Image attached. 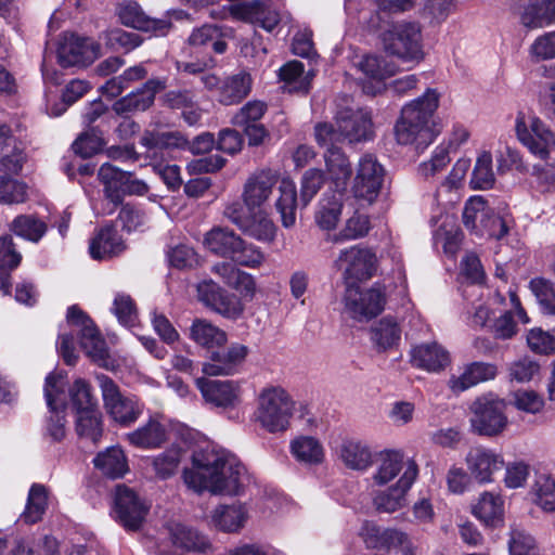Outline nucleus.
I'll return each instance as SVG.
<instances>
[{
	"label": "nucleus",
	"instance_id": "30",
	"mask_svg": "<svg viewBox=\"0 0 555 555\" xmlns=\"http://www.w3.org/2000/svg\"><path fill=\"white\" fill-rule=\"evenodd\" d=\"M126 245L113 225H106L99 231L90 243V255L93 259H105L119 255Z\"/></svg>",
	"mask_w": 555,
	"mask_h": 555
},
{
	"label": "nucleus",
	"instance_id": "1",
	"mask_svg": "<svg viewBox=\"0 0 555 555\" xmlns=\"http://www.w3.org/2000/svg\"><path fill=\"white\" fill-rule=\"evenodd\" d=\"M189 488L196 492L207 490L214 494L237 495L248 476L238 459L224 451L206 449L194 453L193 468L183 472Z\"/></svg>",
	"mask_w": 555,
	"mask_h": 555
},
{
	"label": "nucleus",
	"instance_id": "46",
	"mask_svg": "<svg viewBox=\"0 0 555 555\" xmlns=\"http://www.w3.org/2000/svg\"><path fill=\"white\" fill-rule=\"evenodd\" d=\"M533 502L544 512H555V477L539 475L532 485Z\"/></svg>",
	"mask_w": 555,
	"mask_h": 555
},
{
	"label": "nucleus",
	"instance_id": "25",
	"mask_svg": "<svg viewBox=\"0 0 555 555\" xmlns=\"http://www.w3.org/2000/svg\"><path fill=\"white\" fill-rule=\"evenodd\" d=\"M119 18L125 26L151 33L156 37L166 36L172 28L170 18H151L135 2L122 5L119 10Z\"/></svg>",
	"mask_w": 555,
	"mask_h": 555
},
{
	"label": "nucleus",
	"instance_id": "13",
	"mask_svg": "<svg viewBox=\"0 0 555 555\" xmlns=\"http://www.w3.org/2000/svg\"><path fill=\"white\" fill-rule=\"evenodd\" d=\"M56 54L64 68L88 66L101 55V46L89 37L65 33L59 40Z\"/></svg>",
	"mask_w": 555,
	"mask_h": 555
},
{
	"label": "nucleus",
	"instance_id": "34",
	"mask_svg": "<svg viewBox=\"0 0 555 555\" xmlns=\"http://www.w3.org/2000/svg\"><path fill=\"white\" fill-rule=\"evenodd\" d=\"M190 333L196 344L207 349L222 347L228 341V335L223 330L204 319L194 320Z\"/></svg>",
	"mask_w": 555,
	"mask_h": 555
},
{
	"label": "nucleus",
	"instance_id": "61",
	"mask_svg": "<svg viewBox=\"0 0 555 555\" xmlns=\"http://www.w3.org/2000/svg\"><path fill=\"white\" fill-rule=\"evenodd\" d=\"M521 24L530 29L542 28L550 24V15L546 9V0L530 3L520 15Z\"/></svg>",
	"mask_w": 555,
	"mask_h": 555
},
{
	"label": "nucleus",
	"instance_id": "41",
	"mask_svg": "<svg viewBox=\"0 0 555 555\" xmlns=\"http://www.w3.org/2000/svg\"><path fill=\"white\" fill-rule=\"evenodd\" d=\"M473 513L487 526L495 527L503 518V500L500 495L485 492L474 505Z\"/></svg>",
	"mask_w": 555,
	"mask_h": 555
},
{
	"label": "nucleus",
	"instance_id": "60",
	"mask_svg": "<svg viewBox=\"0 0 555 555\" xmlns=\"http://www.w3.org/2000/svg\"><path fill=\"white\" fill-rule=\"evenodd\" d=\"M268 109L266 102L260 100H251L245 103L233 116L232 124L234 126H244L260 120Z\"/></svg>",
	"mask_w": 555,
	"mask_h": 555
},
{
	"label": "nucleus",
	"instance_id": "5",
	"mask_svg": "<svg viewBox=\"0 0 555 555\" xmlns=\"http://www.w3.org/2000/svg\"><path fill=\"white\" fill-rule=\"evenodd\" d=\"M317 143L326 149L324 155L328 172L337 186L347 182V158L345 145L347 141V118L343 112L337 113L332 121L318 122L314 126Z\"/></svg>",
	"mask_w": 555,
	"mask_h": 555
},
{
	"label": "nucleus",
	"instance_id": "35",
	"mask_svg": "<svg viewBox=\"0 0 555 555\" xmlns=\"http://www.w3.org/2000/svg\"><path fill=\"white\" fill-rule=\"evenodd\" d=\"M94 466L108 478H121L128 470L124 451L118 447H111L99 453L93 460Z\"/></svg>",
	"mask_w": 555,
	"mask_h": 555
},
{
	"label": "nucleus",
	"instance_id": "48",
	"mask_svg": "<svg viewBox=\"0 0 555 555\" xmlns=\"http://www.w3.org/2000/svg\"><path fill=\"white\" fill-rule=\"evenodd\" d=\"M76 431L80 437L98 442L102 437V414L99 408L76 414Z\"/></svg>",
	"mask_w": 555,
	"mask_h": 555
},
{
	"label": "nucleus",
	"instance_id": "26",
	"mask_svg": "<svg viewBox=\"0 0 555 555\" xmlns=\"http://www.w3.org/2000/svg\"><path fill=\"white\" fill-rule=\"evenodd\" d=\"M498 375V367L493 363L472 362L464 367L460 376L452 375L448 385L452 392L461 393L480 383L494 379Z\"/></svg>",
	"mask_w": 555,
	"mask_h": 555
},
{
	"label": "nucleus",
	"instance_id": "10",
	"mask_svg": "<svg viewBox=\"0 0 555 555\" xmlns=\"http://www.w3.org/2000/svg\"><path fill=\"white\" fill-rule=\"evenodd\" d=\"M506 403L493 393L477 398L470 405V425L475 433L493 437L501 434L507 425Z\"/></svg>",
	"mask_w": 555,
	"mask_h": 555
},
{
	"label": "nucleus",
	"instance_id": "39",
	"mask_svg": "<svg viewBox=\"0 0 555 555\" xmlns=\"http://www.w3.org/2000/svg\"><path fill=\"white\" fill-rule=\"evenodd\" d=\"M305 73V66L297 60L288 61L280 67L278 76L280 81L284 82L282 89L288 93L309 92V79H300Z\"/></svg>",
	"mask_w": 555,
	"mask_h": 555
},
{
	"label": "nucleus",
	"instance_id": "58",
	"mask_svg": "<svg viewBox=\"0 0 555 555\" xmlns=\"http://www.w3.org/2000/svg\"><path fill=\"white\" fill-rule=\"evenodd\" d=\"M180 461L181 449L172 447L154 457L153 467L159 478L166 479L176 473Z\"/></svg>",
	"mask_w": 555,
	"mask_h": 555
},
{
	"label": "nucleus",
	"instance_id": "8",
	"mask_svg": "<svg viewBox=\"0 0 555 555\" xmlns=\"http://www.w3.org/2000/svg\"><path fill=\"white\" fill-rule=\"evenodd\" d=\"M103 406L114 422L128 427L140 417L143 405L134 396L124 395L119 386L107 375H96Z\"/></svg>",
	"mask_w": 555,
	"mask_h": 555
},
{
	"label": "nucleus",
	"instance_id": "55",
	"mask_svg": "<svg viewBox=\"0 0 555 555\" xmlns=\"http://www.w3.org/2000/svg\"><path fill=\"white\" fill-rule=\"evenodd\" d=\"M104 145L103 138L95 128L81 133L73 143V150L82 158H89L99 153Z\"/></svg>",
	"mask_w": 555,
	"mask_h": 555
},
{
	"label": "nucleus",
	"instance_id": "2",
	"mask_svg": "<svg viewBox=\"0 0 555 555\" xmlns=\"http://www.w3.org/2000/svg\"><path fill=\"white\" fill-rule=\"evenodd\" d=\"M439 106V94L435 89L406 103L395 125V137L399 144L414 145L417 151L430 145L441 131V126L435 120Z\"/></svg>",
	"mask_w": 555,
	"mask_h": 555
},
{
	"label": "nucleus",
	"instance_id": "38",
	"mask_svg": "<svg viewBox=\"0 0 555 555\" xmlns=\"http://www.w3.org/2000/svg\"><path fill=\"white\" fill-rule=\"evenodd\" d=\"M408 465L400 451L389 450L379 454L378 467L373 480L378 486L387 485Z\"/></svg>",
	"mask_w": 555,
	"mask_h": 555
},
{
	"label": "nucleus",
	"instance_id": "27",
	"mask_svg": "<svg viewBox=\"0 0 555 555\" xmlns=\"http://www.w3.org/2000/svg\"><path fill=\"white\" fill-rule=\"evenodd\" d=\"M385 304V294L374 286L364 291L357 289L349 302V309L354 319L369 321L382 313Z\"/></svg>",
	"mask_w": 555,
	"mask_h": 555
},
{
	"label": "nucleus",
	"instance_id": "42",
	"mask_svg": "<svg viewBox=\"0 0 555 555\" xmlns=\"http://www.w3.org/2000/svg\"><path fill=\"white\" fill-rule=\"evenodd\" d=\"M291 451L297 461L307 465H318L324 459L323 447L310 436L294 439L291 443Z\"/></svg>",
	"mask_w": 555,
	"mask_h": 555
},
{
	"label": "nucleus",
	"instance_id": "4",
	"mask_svg": "<svg viewBox=\"0 0 555 555\" xmlns=\"http://www.w3.org/2000/svg\"><path fill=\"white\" fill-rule=\"evenodd\" d=\"M98 178L103 184L104 197L114 205H121L118 219L122 229L132 232L142 229L147 221L146 215L134 205L124 203L125 196H143L150 188L145 181L138 179L133 172L104 163L98 171Z\"/></svg>",
	"mask_w": 555,
	"mask_h": 555
},
{
	"label": "nucleus",
	"instance_id": "59",
	"mask_svg": "<svg viewBox=\"0 0 555 555\" xmlns=\"http://www.w3.org/2000/svg\"><path fill=\"white\" fill-rule=\"evenodd\" d=\"M264 254L253 244L246 243L241 238V246L235 248L231 260L240 266L247 268H259L264 262Z\"/></svg>",
	"mask_w": 555,
	"mask_h": 555
},
{
	"label": "nucleus",
	"instance_id": "50",
	"mask_svg": "<svg viewBox=\"0 0 555 555\" xmlns=\"http://www.w3.org/2000/svg\"><path fill=\"white\" fill-rule=\"evenodd\" d=\"M11 231L28 241L38 242L46 233L47 225L33 215L17 216L11 223Z\"/></svg>",
	"mask_w": 555,
	"mask_h": 555
},
{
	"label": "nucleus",
	"instance_id": "40",
	"mask_svg": "<svg viewBox=\"0 0 555 555\" xmlns=\"http://www.w3.org/2000/svg\"><path fill=\"white\" fill-rule=\"evenodd\" d=\"M371 338L378 351H386L398 345L401 339V328L395 319L385 317L372 326Z\"/></svg>",
	"mask_w": 555,
	"mask_h": 555
},
{
	"label": "nucleus",
	"instance_id": "51",
	"mask_svg": "<svg viewBox=\"0 0 555 555\" xmlns=\"http://www.w3.org/2000/svg\"><path fill=\"white\" fill-rule=\"evenodd\" d=\"M494 181L492 155L485 151L477 157L472 172L470 186L475 190H488L493 186Z\"/></svg>",
	"mask_w": 555,
	"mask_h": 555
},
{
	"label": "nucleus",
	"instance_id": "56",
	"mask_svg": "<svg viewBox=\"0 0 555 555\" xmlns=\"http://www.w3.org/2000/svg\"><path fill=\"white\" fill-rule=\"evenodd\" d=\"M27 198V185L10 177H0V204H21Z\"/></svg>",
	"mask_w": 555,
	"mask_h": 555
},
{
	"label": "nucleus",
	"instance_id": "22",
	"mask_svg": "<svg viewBox=\"0 0 555 555\" xmlns=\"http://www.w3.org/2000/svg\"><path fill=\"white\" fill-rule=\"evenodd\" d=\"M249 353L246 345L233 343L227 349L215 351L203 364V373L208 376L232 375L244 363Z\"/></svg>",
	"mask_w": 555,
	"mask_h": 555
},
{
	"label": "nucleus",
	"instance_id": "29",
	"mask_svg": "<svg viewBox=\"0 0 555 555\" xmlns=\"http://www.w3.org/2000/svg\"><path fill=\"white\" fill-rule=\"evenodd\" d=\"M248 516V509L243 503L222 504L212 511L211 522L217 529L233 533L244 528Z\"/></svg>",
	"mask_w": 555,
	"mask_h": 555
},
{
	"label": "nucleus",
	"instance_id": "24",
	"mask_svg": "<svg viewBox=\"0 0 555 555\" xmlns=\"http://www.w3.org/2000/svg\"><path fill=\"white\" fill-rule=\"evenodd\" d=\"M163 89H165L164 81L149 79L141 88L118 99L113 104V111L119 116L144 112L153 105L156 93Z\"/></svg>",
	"mask_w": 555,
	"mask_h": 555
},
{
	"label": "nucleus",
	"instance_id": "57",
	"mask_svg": "<svg viewBox=\"0 0 555 555\" xmlns=\"http://www.w3.org/2000/svg\"><path fill=\"white\" fill-rule=\"evenodd\" d=\"M540 373V364L530 357H522L508 366V377L512 382L528 383Z\"/></svg>",
	"mask_w": 555,
	"mask_h": 555
},
{
	"label": "nucleus",
	"instance_id": "52",
	"mask_svg": "<svg viewBox=\"0 0 555 555\" xmlns=\"http://www.w3.org/2000/svg\"><path fill=\"white\" fill-rule=\"evenodd\" d=\"M69 396L76 414L82 413L85 410L89 411L93 408H99L98 400L92 393L90 384L82 378H78L74 382L69 389Z\"/></svg>",
	"mask_w": 555,
	"mask_h": 555
},
{
	"label": "nucleus",
	"instance_id": "14",
	"mask_svg": "<svg viewBox=\"0 0 555 555\" xmlns=\"http://www.w3.org/2000/svg\"><path fill=\"white\" fill-rule=\"evenodd\" d=\"M66 319L70 325L79 328L80 346L87 356L106 367L108 357L106 343L92 320L77 306L68 308Z\"/></svg>",
	"mask_w": 555,
	"mask_h": 555
},
{
	"label": "nucleus",
	"instance_id": "64",
	"mask_svg": "<svg viewBox=\"0 0 555 555\" xmlns=\"http://www.w3.org/2000/svg\"><path fill=\"white\" fill-rule=\"evenodd\" d=\"M529 348L539 354H552L555 352V337L542 328L530 330L527 335Z\"/></svg>",
	"mask_w": 555,
	"mask_h": 555
},
{
	"label": "nucleus",
	"instance_id": "7",
	"mask_svg": "<svg viewBox=\"0 0 555 555\" xmlns=\"http://www.w3.org/2000/svg\"><path fill=\"white\" fill-rule=\"evenodd\" d=\"M385 51L403 62L420 63L424 59L422 27L417 22H398L382 35Z\"/></svg>",
	"mask_w": 555,
	"mask_h": 555
},
{
	"label": "nucleus",
	"instance_id": "33",
	"mask_svg": "<svg viewBox=\"0 0 555 555\" xmlns=\"http://www.w3.org/2000/svg\"><path fill=\"white\" fill-rule=\"evenodd\" d=\"M487 199L482 196H472L464 206L463 209V223L465 228L472 233L480 236L483 231V224L487 222L491 211Z\"/></svg>",
	"mask_w": 555,
	"mask_h": 555
},
{
	"label": "nucleus",
	"instance_id": "19",
	"mask_svg": "<svg viewBox=\"0 0 555 555\" xmlns=\"http://www.w3.org/2000/svg\"><path fill=\"white\" fill-rule=\"evenodd\" d=\"M197 292L201 301L227 319L236 320L244 311V306L237 296L221 289L212 281L199 284Z\"/></svg>",
	"mask_w": 555,
	"mask_h": 555
},
{
	"label": "nucleus",
	"instance_id": "31",
	"mask_svg": "<svg viewBox=\"0 0 555 555\" xmlns=\"http://www.w3.org/2000/svg\"><path fill=\"white\" fill-rule=\"evenodd\" d=\"M378 260L372 248L357 246L349 248V279L370 280L376 272Z\"/></svg>",
	"mask_w": 555,
	"mask_h": 555
},
{
	"label": "nucleus",
	"instance_id": "9",
	"mask_svg": "<svg viewBox=\"0 0 555 555\" xmlns=\"http://www.w3.org/2000/svg\"><path fill=\"white\" fill-rule=\"evenodd\" d=\"M386 179V169L375 155L360 157L352 181V194L361 206H372L378 198Z\"/></svg>",
	"mask_w": 555,
	"mask_h": 555
},
{
	"label": "nucleus",
	"instance_id": "18",
	"mask_svg": "<svg viewBox=\"0 0 555 555\" xmlns=\"http://www.w3.org/2000/svg\"><path fill=\"white\" fill-rule=\"evenodd\" d=\"M205 401L216 408L233 409L241 403V387L234 380L208 379L201 377L196 379Z\"/></svg>",
	"mask_w": 555,
	"mask_h": 555
},
{
	"label": "nucleus",
	"instance_id": "28",
	"mask_svg": "<svg viewBox=\"0 0 555 555\" xmlns=\"http://www.w3.org/2000/svg\"><path fill=\"white\" fill-rule=\"evenodd\" d=\"M411 363L428 372H439L450 363V356L437 343L422 344L412 348Z\"/></svg>",
	"mask_w": 555,
	"mask_h": 555
},
{
	"label": "nucleus",
	"instance_id": "6",
	"mask_svg": "<svg viewBox=\"0 0 555 555\" xmlns=\"http://www.w3.org/2000/svg\"><path fill=\"white\" fill-rule=\"evenodd\" d=\"M295 412V401L282 387L263 388L255 411L256 422L271 434L285 431Z\"/></svg>",
	"mask_w": 555,
	"mask_h": 555
},
{
	"label": "nucleus",
	"instance_id": "17",
	"mask_svg": "<svg viewBox=\"0 0 555 555\" xmlns=\"http://www.w3.org/2000/svg\"><path fill=\"white\" fill-rule=\"evenodd\" d=\"M115 511L119 522L127 530H138L147 514L149 507L130 488L118 485L115 494Z\"/></svg>",
	"mask_w": 555,
	"mask_h": 555
},
{
	"label": "nucleus",
	"instance_id": "47",
	"mask_svg": "<svg viewBox=\"0 0 555 555\" xmlns=\"http://www.w3.org/2000/svg\"><path fill=\"white\" fill-rule=\"evenodd\" d=\"M48 503L47 488L39 483H34L29 490L26 508L22 519L26 524H36L41 520Z\"/></svg>",
	"mask_w": 555,
	"mask_h": 555
},
{
	"label": "nucleus",
	"instance_id": "45",
	"mask_svg": "<svg viewBox=\"0 0 555 555\" xmlns=\"http://www.w3.org/2000/svg\"><path fill=\"white\" fill-rule=\"evenodd\" d=\"M170 539L173 545L186 551L203 552L208 546V542L204 535L180 524L170 528Z\"/></svg>",
	"mask_w": 555,
	"mask_h": 555
},
{
	"label": "nucleus",
	"instance_id": "12",
	"mask_svg": "<svg viewBox=\"0 0 555 555\" xmlns=\"http://www.w3.org/2000/svg\"><path fill=\"white\" fill-rule=\"evenodd\" d=\"M345 201V194L340 191H335L331 195L325 194L315 212V223L326 232L324 241L333 246L347 241V222L337 231L338 224L341 222Z\"/></svg>",
	"mask_w": 555,
	"mask_h": 555
},
{
	"label": "nucleus",
	"instance_id": "53",
	"mask_svg": "<svg viewBox=\"0 0 555 555\" xmlns=\"http://www.w3.org/2000/svg\"><path fill=\"white\" fill-rule=\"evenodd\" d=\"M100 39L112 50L124 49L131 51L142 43L140 35L121 28L106 30L100 35Z\"/></svg>",
	"mask_w": 555,
	"mask_h": 555
},
{
	"label": "nucleus",
	"instance_id": "62",
	"mask_svg": "<svg viewBox=\"0 0 555 555\" xmlns=\"http://www.w3.org/2000/svg\"><path fill=\"white\" fill-rule=\"evenodd\" d=\"M324 173L321 169H308L301 178L300 199L308 205L324 184Z\"/></svg>",
	"mask_w": 555,
	"mask_h": 555
},
{
	"label": "nucleus",
	"instance_id": "43",
	"mask_svg": "<svg viewBox=\"0 0 555 555\" xmlns=\"http://www.w3.org/2000/svg\"><path fill=\"white\" fill-rule=\"evenodd\" d=\"M146 76V68L142 64H138L127 68L121 75L108 79L101 87V91L104 95L116 98L129 88L131 83L143 80Z\"/></svg>",
	"mask_w": 555,
	"mask_h": 555
},
{
	"label": "nucleus",
	"instance_id": "15",
	"mask_svg": "<svg viewBox=\"0 0 555 555\" xmlns=\"http://www.w3.org/2000/svg\"><path fill=\"white\" fill-rule=\"evenodd\" d=\"M515 130L519 141L541 159H555V135L539 118H533L530 130L522 117H517Z\"/></svg>",
	"mask_w": 555,
	"mask_h": 555
},
{
	"label": "nucleus",
	"instance_id": "23",
	"mask_svg": "<svg viewBox=\"0 0 555 555\" xmlns=\"http://www.w3.org/2000/svg\"><path fill=\"white\" fill-rule=\"evenodd\" d=\"M470 477L479 483L492 481V476L504 466L503 456L485 447H475L466 455Z\"/></svg>",
	"mask_w": 555,
	"mask_h": 555
},
{
	"label": "nucleus",
	"instance_id": "11",
	"mask_svg": "<svg viewBox=\"0 0 555 555\" xmlns=\"http://www.w3.org/2000/svg\"><path fill=\"white\" fill-rule=\"evenodd\" d=\"M201 81L207 90L216 91L217 101L225 106L240 104L250 94L254 85L251 74L245 69L222 79L215 74H203Z\"/></svg>",
	"mask_w": 555,
	"mask_h": 555
},
{
	"label": "nucleus",
	"instance_id": "37",
	"mask_svg": "<svg viewBox=\"0 0 555 555\" xmlns=\"http://www.w3.org/2000/svg\"><path fill=\"white\" fill-rule=\"evenodd\" d=\"M204 243L211 253L231 258L235 248L241 246V237L231 230L214 228L205 235Z\"/></svg>",
	"mask_w": 555,
	"mask_h": 555
},
{
	"label": "nucleus",
	"instance_id": "16",
	"mask_svg": "<svg viewBox=\"0 0 555 555\" xmlns=\"http://www.w3.org/2000/svg\"><path fill=\"white\" fill-rule=\"evenodd\" d=\"M61 383L62 378L51 373L47 376L44 385V397L50 411L46 431L55 442L63 440L66 435L65 402L59 399L63 392Z\"/></svg>",
	"mask_w": 555,
	"mask_h": 555
},
{
	"label": "nucleus",
	"instance_id": "54",
	"mask_svg": "<svg viewBox=\"0 0 555 555\" xmlns=\"http://www.w3.org/2000/svg\"><path fill=\"white\" fill-rule=\"evenodd\" d=\"M529 287L539 302L541 310L555 315V284L543 278L532 279Z\"/></svg>",
	"mask_w": 555,
	"mask_h": 555
},
{
	"label": "nucleus",
	"instance_id": "21",
	"mask_svg": "<svg viewBox=\"0 0 555 555\" xmlns=\"http://www.w3.org/2000/svg\"><path fill=\"white\" fill-rule=\"evenodd\" d=\"M229 12L234 18L251 23L268 33H272L281 22L280 13L260 0L232 4Z\"/></svg>",
	"mask_w": 555,
	"mask_h": 555
},
{
	"label": "nucleus",
	"instance_id": "32",
	"mask_svg": "<svg viewBox=\"0 0 555 555\" xmlns=\"http://www.w3.org/2000/svg\"><path fill=\"white\" fill-rule=\"evenodd\" d=\"M130 444L142 449L159 448L167 439L163 424L151 418L146 424L126 435Z\"/></svg>",
	"mask_w": 555,
	"mask_h": 555
},
{
	"label": "nucleus",
	"instance_id": "36",
	"mask_svg": "<svg viewBox=\"0 0 555 555\" xmlns=\"http://www.w3.org/2000/svg\"><path fill=\"white\" fill-rule=\"evenodd\" d=\"M140 144L156 155L164 150L183 147L186 140L176 131L145 130L140 139Z\"/></svg>",
	"mask_w": 555,
	"mask_h": 555
},
{
	"label": "nucleus",
	"instance_id": "20",
	"mask_svg": "<svg viewBox=\"0 0 555 555\" xmlns=\"http://www.w3.org/2000/svg\"><path fill=\"white\" fill-rule=\"evenodd\" d=\"M418 468L414 461L408 460V465L395 486L376 494L374 505L377 511L393 513L405 504V494L414 483Z\"/></svg>",
	"mask_w": 555,
	"mask_h": 555
},
{
	"label": "nucleus",
	"instance_id": "63",
	"mask_svg": "<svg viewBox=\"0 0 555 555\" xmlns=\"http://www.w3.org/2000/svg\"><path fill=\"white\" fill-rule=\"evenodd\" d=\"M242 231L257 241L271 243L275 237L276 227L263 217L258 220L248 219Z\"/></svg>",
	"mask_w": 555,
	"mask_h": 555
},
{
	"label": "nucleus",
	"instance_id": "3",
	"mask_svg": "<svg viewBox=\"0 0 555 555\" xmlns=\"http://www.w3.org/2000/svg\"><path fill=\"white\" fill-rule=\"evenodd\" d=\"M276 183L275 208L283 227L291 228L295 224L297 209V190L293 180L283 178L279 181L278 173L272 170L258 171L246 180L242 198L250 214L264 211Z\"/></svg>",
	"mask_w": 555,
	"mask_h": 555
},
{
	"label": "nucleus",
	"instance_id": "49",
	"mask_svg": "<svg viewBox=\"0 0 555 555\" xmlns=\"http://www.w3.org/2000/svg\"><path fill=\"white\" fill-rule=\"evenodd\" d=\"M351 65L370 79L383 80L395 74L393 67H390L385 60L375 55L366 54L358 60H352Z\"/></svg>",
	"mask_w": 555,
	"mask_h": 555
},
{
	"label": "nucleus",
	"instance_id": "44",
	"mask_svg": "<svg viewBox=\"0 0 555 555\" xmlns=\"http://www.w3.org/2000/svg\"><path fill=\"white\" fill-rule=\"evenodd\" d=\"M374 137L371 111L361 108L349 115V144L372 141Z\"/></svg>",
	"mask_w": 555,
	"mask_h": 555
}]
</instances>
